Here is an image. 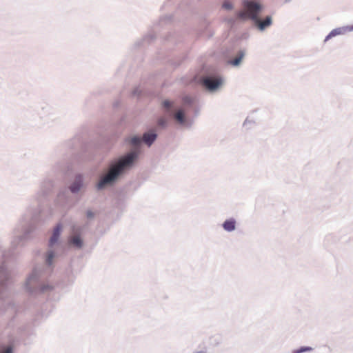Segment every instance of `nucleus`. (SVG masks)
<instances>
[{"mask_svg": "<svg viewBox=\"0 0 353 353\" xmlns=\"http://www.w3.org/2000/svg\"><path fill=\"white\" fill-rule=\"evenodd\" d=\"M136 157V153L130 152L125 157L121 159L117 163L113 165L110 168L108 173L98 183V189H101L105 185L114 181L125 168L130 166Z\"/></svg>", "mask_w": 353, "mask_h": 353, "instance_id": "nucleus-1", "label": "nucleus"}, {"mask_svg": "<svg viewBox=\"0 0 353 353\" xmlns=\"http://www.w3.org/2000/svg\"><path fill=\"white\" fill-rule=\"evenodd\" d=\"M243 7L244 10L241 11L239 13V18L242 19L250 18L254 20L259 28L261 30L270 26L272 23V19L270 17H267L263 21H261L258 19L257 16L261 8V6L258 3L245 1L243 3Z\"/></svg>", "mask_w": 353, "mask_h": 353, "instance_id": "nucleus-2", "label": "nucleus"}, {"mask_svg": "<svg viewBox=\"0 0 353 353\" xmlns=\"http://www.w3.org/2000/svg\"><path fill=\"white\" fill-rule=\"evenodd\" d=\"M221 83V79L218 78H206L203 80L204 85L210 90L216 89Z\"/></svg>", "mask_w": 353, "mask_h": 353, "instance_id": "nucleus-3", "label": "nucleus"}, {"mask_svg": "<svg viewBox=\"0 0 353 353\" xmlns=\"http://www.w3.org/2000/svg\"><path fill=\"white\" fill-rule=\"evenodd\" d=\"M346 30H347V31H353V26H347L345 28H336V29L332 30L330 32V34L326 37L325 41H327V40L330 39V38H332L333 37H335L336 35L341 34H343Z\"/></svg>", "mask_w": 353, "mask_h": 353, "instance_id": "nucleus-4", "label": "nucleus"}, {"mask_svg": "<svg viewBox=\"0 0 353 353\" xmlns=\"http://www.w3.org/2000/svg\"><path fill=\"white\" fill-rule=\"evenodd\" d=\"M62 226L61 225L59 224L56 226V228L54 230L53 234L52 237L50 240V245L52 246L58 240L60 232L61 231Z\"/></svg>", "mask_w": 353, "mask_h": 353, "instance_id": "nucleus-5", "label": "nucleus"}, {"mask_svg": "<svg viewBox=\"0 0 353 353\" xmlns=\"http://www.w3.org/2000/svg\"><path fill=\"white\" fill-rule=\"evenodd\" d=\"M82 185V178L81 176L77 177L75 181L73 184L70 187V189L72 192H77L79 190L80 188Z\"/></svg>", "mask_w": 353, "mask_h": 353, "instance_id": "nucleus-6", "label": "nucleus"}, {"mask_svg": "<svg viewBox=\"0 0 353 353\" xmlns=\"http://www.w3.org/2000/svg\"><path fill=\"white\" fill-rule=\"evenodd\" d=\"M157 137L154 133H145L143 137V141L149 146L154 142Z\"/></svg>", "mask_w": 353, "mask_h": 353, "instance_id": "nucleus-7", "label": "nucleus"}, {"mask_svg": "<svg viewBox=\"0 0 353 353\" xmlns=\"http://www.w3.org/2000/svg\"><path fill=\"white\" fill-rule=\"evenodd\" d=\"M235 225H236V222L234 219H228V220H226L223 224V228L227 230V231H232L235 229Z\"/></svg>", "mask_w": 353, "mask_h": 353, "instance_id": "nucleus-8", "label": "nucleus"}, {"mask_svg": "<svg viewBox=\"0 0 353 353\" xmlns=\"http://www.w3.org/2000/svg\"><path fill=\"white\" fill-rule=\"evenodd\" d=\"M174 117H175L176 120L180 123H183L185 121L184 113L182 110H179L175 114Z\"/></svg>", "mask_w": 353, "mask_h": 353, "instance_id": "nucleus-9", "label": "nucleus"}, {"mask_svg": "<svg viewBox=\"0 0 353 353\" xmlns=\"http://www.w3.org/2000/svg\"><path fill=\"white\" fill-rule=\"evenodd\" d=\"M244 56V53L243 52H241L232 61H231L230 63L233 65H238L240 62L241 61L243 57Z\"/></svg>", "mask_w": 353, "mask_h": 353, "instance_id": "nucleus-10", "label": "nucleus"}, {"mask_svg": "<svg viewBox=\"0 0 353 353\" xmlns=\"http://www.w3.org/2000/svg\"><path fill=\"white\" fill-rule=\"evenodd\" d=\"M70 243L78 248H80L82 245V242L79 236H73L70 239Z\"/></svg>", "mask_w": 353, "mask_h": 353, "instance_id": "nucleus-11", "label": "nucleus"}, {"mask_svg": "<svg viewBox=\"0 0 353 353\" xmlns=\"http://www.w3.org/2000/svg\"><path fill=\"white\" fill-rule=\"evenodd\" d=\"M141 141V138L139 137H133L130 139V143L134 146L139 145Z\"/></svg>", "mask_w": 353, "mask_h": 353, "instance_id": "nucleus-12", "label": "nucleus"}, {"mask_svg": "<svg viewBox=\"0 0 353 353\" xmlns=\"http://www.w3.org/2000/svg\"><path fill=\"white\" fill-rule=\"evenodd\" d=\"M312 350V348L310 347H303L299 350H294L293 352V353H302V352H306V351H311Z\"/></svg>", "mask_w": 353, "mask_h": 353, "instance_id": "nucleus-13", "label": "nucleus"}, {"mask_svg": "<svg viewBox=\"0 0 353 353\" xmlns=\"http://www.w3.org/2000/svg\"><path fill=\"white\" fill-rule=\"evenodd\" d=\"M223 8L226 10H230L232 8V5L230 1H226L223 3Z\"/></svg>", "mask_w": 353, "mask_h": 353, "instance_id": "nucleus-14", "label": "nucleus"}, {"mask_svg": "<svg viewBox=\"0 0 353 353\" xmlns=\"http://www.w3.org/2000/svg\"><path fill=\"white\" fill-rule=\"evenodd\" d=\"M54 258V254L52 252H50L48 254L47 257V263L50 265L52 263V259Z\"/></svg>", "mask_w": 353, "mask_h": 353, "instance_id": "nucleus-15", "label": "nucleus"}, {"mask_svg": "<svg viewBox=\"0 0 353 353\" xmlns=\"http://www.w3.org/2000/svg\"><path fill=\"white\" fill-rule=\"evenodd\" d=\"M163 105L165 108L168 109L169 108L171 107L172 103L169 101H164L163 103Z\"/></svg>", "mask_w": 353, "mask_h": 353, "instance_id": "nucleus-16", "label": "nucleus"}, {"mask_svg": "<svg viewBox=\"0 0 353 353\" xmlns=\"http://www.w3.org/2000/svg\"><path fill=\"white\" fill-rule=\"evenodd\" d=\"M12 347H7L5 350L0 352V353H12Z\"/></svg>", "mask_w": 353, "mask_h": 353, "instance_id": "nucleus-17", "label": "nucleus"}, {"mask_svg": "<svg viewBox=\"0 0 353 353\" xmlns=\"http://www.w3.org/2000/svg\"><path fill=\"white\" fill-rule=\"evenodd\" d=\"M165 123V120L161 119L159 121V124L163 125Z\"/></svg>", "mask_w": 353, "mask_h": 353, "instance_id": "nucleus-18", "label": "nucleus"}, {"mask_svg": "<svg viewBox=\"0 0 353 353\" xmlns=\"http://www.w3.org/2000/svg\"><path fill=\"white\" fill-rule=\"evenodd\" d=\"M87 216H88V218H91V217H92V216H93V214H92V213L90 211H88V212H87Z\"/></svg>", "mask_w": 353, "mask_h": 353, "instance_id": "nucleus-19", "label": "nucleus"}]
</instances>
